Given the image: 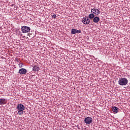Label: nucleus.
I'll use <instances>...</instances> for the list:
<instances>
[{
    "instance_id": "10",
    "label": "nucleus",
    "mask_w": 130,
    "mask_h": 130,
    "mask_svg": "<svg viewBox=\"0 0 130 130\" xmlns=\"http://www.w3.org/2000/svg\"><path fill=\"white\" fill-rule=\"evenodd\" d=\"M112 110L113 112L117 113V112H118V108L116 107H113L112 108Z\"/></svg>"
},
{
    "instance_id": "14",
    "label": "nucleus",
    "mask_w": 130,
    "mask_h": 130,
    "mask_svg": "<svg viewBox=\"0 0 130 130\" xmlns=\"http://www.w3.org/2000/svg\"><path fill=\"white\" fill-rule=\"evenodd\" d=\"M51 16L53 19H56V15H55L54 14H52Z\"/></svg>"
},
{
    "instance_id": "12",
    "label": "nucleus",
    "mask_w": 130,
    "mask_h": 130,
    "mask_svg": "<svg viewBox=\"0 0 130 130\" xmlns=\"http://www.w3.org/2000/svg\"><path fill=\"white\" fill-rule=\"evenodd\" d=\"M39 70H40V68L37 66H35L32 68V71H34V72H38Z\"/></svg>"
},
{
    "instance_id": "15",
    "label": "nucleus",
    "mask_w": 130,
    "mask_h": 130,
    "mask_svg": "<svg viewBox=\"0 0 130 130\" xmlns=\"http://www.w3.org/2000/svg\"><path fill=\"white\" fill-rule=\"evenodd\" d=\"M19 67L20 68H23V64H19Z\"/></svg>"
},
{
    "instance_id": "6",
    "label": "nucleus",
    "mask_w": 130,
    "mask_h": 130,
    "mask_svg": "<svg viewBox=\"0 0 130 130\" xmlns=\"http://www.w3.org/2000/svg\"><path fill=\"white\" fill-rule=\"evenodd\" d=\"M93 12V14H95V15H99L101 13L100 11L96 8H93L91 10V13Z\"/></svg>"
},
{
    "instance_id": "2",
    "label": "nucleus",
    "mask_w": 130,
    "mask_h": 130,
    "mask_svg": "<svg viewBox=\"0 0 130 130\" xmlns=\"http://www.w3.org/2000/svg\"><path fill=\"white\" fill-rule=\"evenodd\" d=\"M128 83V81L127 79L121 77L118 80V84L120 86H125V85H127Z\"/></svg>"
},
{
    "instance_id": "5",
    "label": "nucleus",
    "mask_w": 130,
    "mask_h": 130,
    "mask_svg": "<svg viewBox=\"0 0 130 130\" xmlns=\"http://www.w3.org/2000/svg\"><path fill=\"white\" fill-rule=\"evenodd\" d=\"M93 121V119L90 117H87L84 119V122L86 124H90Z\"/></svg>"
},
{
    "instance_id": "4",
    "label": "nucleus",
    "mask_w": 130,
    "mask_h": 130,
    "mask_svg": "<svg viewBox=\"0 0 130 130\" xmlns=\"http://www.w3.org/2000/svg\"><path fill=\"white\" fill-rule=\"evenodd\" d=\"M30 30H31L30 27L23 26L21 27V30L23 33H28V32H30Z\"/></svg>"
},
{
    "instance_id": "7",
    "label": "nucleus",
    "mask_w": 130,
    "mask_h": 130,
    "mask_svg": "<svg viewBox=\"0 0 130 130\" xmlns=\"http://www.w3.org/2000/svg\"><path fill=\"white\" fill-rule=\"evenodd\" d=\"M77 33H82V31L81 30H77L75 28H72L71 29V34H77Z\"/></svg>"
},
{
    "instance_id": "11",
    "label": "nucleus",
    "mask_w": 130,
    "mask_h": 130,
    "mask_svg": "<svg viewBox=\"0 0 130 130\" xmlns=\"http://www.w3.org/2000/svg\"><path fill=\"white\" fill-rule=\"evenodd\" d=\"M99 21H100V18H99V17L96 16L94 18H93L94 23H98V22H99Z\"/></svg>"
},
{
    "instance_id": "3",
    "label": "nucleus",
    "mask_w": 130,
    "mask_h": 130,
    "mask_svg": "<svg viewBox=\"0 0 130 130\" xmlns=\"http://www.w3.org/2000/svg\"><path fill=\"white\" fill-rule=\"evenodd\" d=\"M82 21L85 25H88V24H90V20L89 19V17L85 16L82 18Z\"/></svg>"
},
{
    "instance_id": "9",
    "label": "nucleus",
    "mask_w": 130,
    "mask_h": 130,
    "mask_svg": "<svg viewBox=\"0 0 130 130\" xmlns=\"http://www.w3.org/2000/svg\"><path fill=\"white\" fill-rule=\"evenodd\" d=\"M7 104V100L6 99H0V105H4Z\"/></svg>"
},
{
    "instance_id": "8",
    "label": "nucleus",
    "mask_w": 130,
    "mask_h": 130,
    "mask_svg": "<svg viewBox=\"0 0 130 130\" xmlns=\"http://www.w3.org/2000/svg\"><path fill=\"white\" fill-rule=\"evenodd\" d=\"M19 73L20 75H25L27 73V70L22 68L19 70Z\"/></svg>"
},
{
    "instance_id": "1",
    "label": "nucleus",
    "mask_w": 130,
    "mask_h": 130,
    "mask_svg": "<svg viewBox=\"0 0 130 130\" xmlns=\"http://www.w3.org/2000/svg\"><path fill=\"white\" fill-rule=\"evenodd\" d=\"M17 109L18 110L17 114L19 115H23L24 114V110L25 106L22 104H18L17 105Z\"/></svg>"
},
{
    "instance_id": "13",
    "label": "nucleus",
    "mask_w": 130,
    "mask_h": 130,
    "mask_svg": "<svg viewBox=\"0 0 130 130\" xmlns=\"http://www.w3.org/2000/svg\"><path fill=\"white\" fill-rule=\"evenodd\" d=\"M94 17H95V15L93 13L90 14L88 16V17L89 18V19H94Z\"/></svg>"
}]
</instances>
